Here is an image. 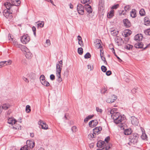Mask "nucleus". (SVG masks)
<instances>
[{"mask_svg":"<svg viewBox=\"0 0 150 150\" xmlns=\"http://www.w3.org/2000/svg\"><path fill=\"white\" fill-rule=\"evenodd\" d=\"M130 16L132 18H135L136 16V12L135 9H132L130 12Z\"/></svg>","mask_w":150,"mask_h":150,"instance_id":"nucleus-27","label":"nucleus"},{"mask_svg":"<svg viewBox=\"0 0 150 150\" xmlns=\"http://www.w3.org/2000/svg\"><path fill=\"white\" fill-rule=\"evenodd\" d=\"M119 7V5L118 4H117L116 5L113 6L111 7V9L112 10L113 9H116Z\"/></svg>","mask_w":150,"mask_h":150,"instance_id":"nucleus-54","label":"nucleus"},{"mask_svg":"<svg viewBox=\"0 0 150 150\" xmlns=\"http://www.w3.org/2000/svg\"><path fill=\"white\" fill-rule=\"evenodd\" d=\"M44 25V23L43 22H42L41 23H38V27H40V28H42L43 27Z\"/></svg>","mask_w":150,"mask_h":150,"instance_id":"nucleus-49","label":"nucleus"},{"mask_svg":"<svg viewBox=\"0 0 150 150\" xmlns=\"http://www.w3.org/2000/svg\"><path fill=\"white\" fill-rule=\"evenodd\" d=\"M38 124L41 126L42 128L44 129H48V125L46 123L43 121L40 120L38 122Z\"/></svg>","mask_w":150,"mask_h":150,"instance_id":"nucleus-10","label":"nucleus"},{"mask_svg":"<svg viewBox=\"0 0 150 150\" xmlns=\"http://www.w3.org/2000/svg\"><path fill=\"white\" fill-rule=\"evenodd\" d=\"M41 83L43 85L46 86H48L50 85L49 83L45 80L42 81Z\"/></svg>","mask_w":150,"mask_h":150,"instance_id":"nucleus-37","label":"nucleus"},{"mask_svg":"<svg viewBox=\"0 0 150 150\" xmlns=\"http://www.w3.org/2000/svg\"><path fill=\"white\" fill-rule=\"evenodd\" d=\"M102 130V127H97L93 129V132L95 134H98L100 133Z\"/></svg>","mask_w":150,"mask_h":150,"instance_id":"nucleus-12","label":"nucleus"},{"mask_svg":"<svg viewBox=\"0 0 150 150\" xmlns=\"http://www.w3.org/2000/svg\"><path fill=\"white\" fill-rule=\"evenodd\" d=\"M101 41L99 39H97L95 42V45L96 47L97 48H99L101 47Z\"/></svg>","mask_w":150,"mask_h":150,"instance_id":"nucleus-18","label":"nucleus"},{"mask_svg":"<svg viewBox=\"0 0 150 150\" xmlns=\"http://www.w3.org/2000/svg\"><path fill=\"white\" fill-rule=\"evenodd\" d=\"M12 5L16 6H19L21 4L20 0H11Z\"/></svg>","mask_w":150,"mask_h":150,"instance_id":"nucleus-16","label":"nucleus"},{"mask_svg":"<svg viewBox=\"0 0 150 150\" xmlns=\"http://www.w3.org/2000/svg\"><path fill=\"white\" fill-rule=\"evenodd\" d=\"M124 10L127 12L130 9V6L129 5H127L125 6L124 8Z\"/></svg>","mask_w":150,"mask_h":150,"instance_id":"nucleus-43","label":"nucleus"},{"mask_svg":"<svg viewBox=\"0 0 150 150\" xmlns=\"http://www.w3.org/2000/svg\"><path fill=\"white\" fill-rule=\"evenodd\" d=\"M144 25H150V22L149 18L147 17H146L144 18Z\"/></svg>","mask_w":150,"mask_h":150,"instance_id":"nucleus-24","label":"nucleus"},{"mask_svg":"<svg viewBox=\"0 0 150 150\" xmlns=\"http://www.w3.org/2000/svg\"><path fill=\"white\" fill-rule=\"evenodd\" d=\"M50 79L52 81H53L55 79V76L53 74H51L50 76Z\"/></svg>","mask_w":150,"mask_h":150,"instance_id":"nucleus-58","label":"nucleus"},{"mask_svg":"<svg viewBox=\"0 0 150 150\" xmlns=\"http://www.w3.org/2000/svg\"><path fill=\"white\" fill-rule=\"evenodd\" d=\"M114 11L113 10H111L107 14V16L108 18H110L114 16Z\"/></svg>","mask_w":150,"mask_h":150,"instance_id":"nucleus-26","label":"nucleus"},{"mask_svg":"<svg viewBox=\"0 0 150 150\" xmlns=\"http://www.w3.org/2000/svg\"><path fill=\"white\" fill-rule=\"evenodd\" d=\"M77 10L78 13L81 15L84 13V7L81 4H78L77 6Z\"/></svg>","mask_w":150,"mask_h":150,"instance_id":"nucleus-8","label":"nucleus"},{"mask_svg":"<svg viewBox=\"0 0 150 150\" xmlns=\"http://www.w3.org/2000/svg\"><path fill=\"white\" fill-rule=\"evenodd\" d=\"M13 44L14 46H15L16 47H18V48H21V50H23V46H23L20 44H18V43L17 42H13Z\"/></svg>","mask_w":150,"mask_h":150,"instance_id":"nucleus-31","label":"nucleus"},{"mask_svg":"<svg viewBox=\"0 0 150 150\" xmlns=\"http://www.w3.org/2000/svg\"><path fill=\"white\" fill-rule=\"evenodd\" d=\"M94 116L93 115H90L86 117V118L84 119V121L85 122H87L89 120L92 118Z\"/></svg>","mask_w":150,"mask_h":150,"instance_id":"nucleus-34","label":"nucleus"},{"mask_svg":"<svg viewBox=\"0 0 150 150\" xmlns=\"http://www.w3.org/2000/svg\"><path fill=\"white\" fill-rule=\"evenodd\" d=\"M10 105L9 104L5 103L3 104L1 107L2 110H6L10 107Z\"/></svg>","mask_w":150,"mask_h":150,"instance_id":"nucleus-23","label":"nucleus"},{"mask_svg":"<svg viewBox=\"0 0 150 150\" xmlns=\"http://www.w3.org/2000/svg\"><path fill=\"white\" fill-rule=\"evenodd\" d=\"M115 40L116 42L118 43L119 42H121V41L122 40V39L121 38L117 37L115 39Z\"/></svg>","mask_w":150,"mask_h":150,"instance_id":"nucleus-44","label":"nucleus"},{"mask_svg":"<svg viewBox=\"0 0 150 150\" xmlns=\"http://www.w3.org/2000/svg\"><path fill=\"white\" fill-rule=\"evenodd\" d=\"M112 119L114 120V122L116 124H120L119 125V127H122L124 125V120L125 119V116L124 115H120L119 113H114L112 115Z\"/></svg>","mask_w":150,"mask_h":150,"instance_id":"nucleus-1","label":"nucleus"},{"mask_svg":"<svg viewBox=\"0 0 150 150\" xmlns=\"http://www.w3.org/2000/svg\"><path fill=\"white\" fill-rule=\"evenodd\" d=\"M62 66H61L59 64H57L56 68V76L58 78L57 80L59 82L62 81V79L61 77V73L62 69Z\"/></svg>","mask_w":150,"mask_h":150,"instance_id":"nucleus-4","label":"nucleus"},{"mask_svg":"<svg viewBox=\"0 0 150 150\" xmlns=\"http://www.w3.org/2000/svg\"><path fill=\"white\" fill-rule=\"evenodd\" d=\"M81 1L82 4H85L86 3V4H88L92 2L91 0H81Z\"/></svg>","mask_w":150,"mask_h":150,"instance_id":"nucleus-32","label":"nucleus"},{"mask_svg":"<svg viewBox=\"0 0 150 150\" xmlns=\"http://www.w3.org/2000/svg\"><path fill=\"white\" fill-rule=\"evenodd\" d=\"M112 101V96L109 98L107 99L106 102L108 103H112L113 102Z\"/></svg>","mask_w":150,"mask_h":150,"instance_id":"nucleus-45","label":"nucleus"},{"mask_svg":"<svg viewBox=\"0 0 150 150\" xmlns=\"http://www.w3.org/2000/svg\"><path fill=\"white\" fill-rule=\"evenodd\" d=\"M112 102H114L116 99H117V97L116 96H115L114 95H113L112 96Z\"/></svg>","mask_w":150,"mask_h":150,"instance_id":"nucleus-56","label":"nucleus"},{"mask_svg":"<svg viewBox=\"0 0 150 150\" xmlns=\"http://www.w3.org/2000/svg\"><path fill=\"white\" fill-rule=\"evenodd\" d=\"M4 6L6 8L7 10H10L14 6L12 5V4H11V3L8 2L4 3Z\"/></svg>","mask_w":150,"mask_h":150,"instance_id":"nucleus-15","label":"nucleus"},{"mask_svg":"<svg viewBox=\"0 0 150 150\" xmlns=\"http://www.w3.org/2000/svg\"><path fill=\"white\" fill-rule=\"evenodd\" d=\"M131 133V131L128 129H126L124 131V134L125 135H128Z\"/></svg>","mask_w":150,"mask_h":150,"instance_id":"nucleus-38","label":"nucleus"},{"mask_svg":"<svg viewBox=\"0 0 150 150\" xmlns=\"http://www.w3.org/2000/svg\"><path fill=\"white\" fill-rule=\"evenodd\" d=\"M145 12L144 10L143 9H142L139 11V14L141 16H143L145 15Z\"/></svg>","mask_w":150,"mask_h":150,"instance_id":"nucleus-40","label":"nucleus"},{"mask_svg":"<svg viewBox=\"0 0 150 150\" xmlns=\"http://www.w3.org/2000/svg\"><path fill=\"white\" fill-rule=\"evenodd\" d=\"M147 136L145 133H143L141 136L143 140H145L147 138Z\"/></svg>","mask_w":150,"mask_h":150,"instance_id":"nucleus-50","label":"nucleus"},{"mask_svg":"<svg viewBox=\"0 0 150 150\" xmlns=\"http://www.w3.org/2000/svg\"><path fill=\"white\" fill-rule=\"evenodd\" d=\"M100 56L102 60L104 62V63L106 62L107 63V62L106 60L105 57L103 56V53L102 52V51L100 50Z\"/></svg>","mask_w":150,"mask_h":150,"instance_id":"nucleus-30","label":"nucleus"},{"mask_svg":"<svg viewBox=\"0 0 150 150\" xmlns=\"http://www.w3.org/2000/svg\"><path fill=\"white\" fill-rule=\"evenodd\" d=\"M143 44L141 42H137L134 45V47L136 48H143Z\"/></svg>","mask_w":150,"mask_h":150,"instance_id":"nucleus-20","label":"nucleus"},{"mask_svg":"<svg viewBox=\"0 0 150 150\" xmlns=\"http://www.w3.org/2000/svg\"><path fill=\"white\" fill-rule=\"evenodd\" d=\"M123 22L124 25L127 28L129 27L131 25V23L128 19H124Z\"/></svg>","mask_w":150,"mask_h":150,"instance_id":"nucleus-14","label":"nucleus"},{"mask_svg":"<svg viewBox=\"0 0 150 150\" xmlns=\"http://www.w3.org/2000/svg\"><path fill=\"white\" fill-rule=\"evenodd\" d=\"M96 110L98 112L101 113L102 111V110L101 109L99 108L98 107L96 108Z\"/></svg>","mask_w":150,"mask_h":150,"instance_id":"nucleus-59","label":"nucleus"},{"mask_svg":"<svg viewBox=\"0 0 150 150\" xmlns=\"http://www.w3.org/2000/svg\"><path fill=\"white\" fill-rule=\"evenodd\" d=\"M142 36L141 34H140L139 35V34H137L135 36L134 38V39L136 40L140 41L142 39Z\"/></svg>","mask_w":150,"mask_h":150,"instance_id":"nucleus-28","label":"nucleus"},{"mask_svg":"<svg viewBox=\"0 0 150 150\" xmlns=\"http://www.w3.org/2000/svg\"><path fill=\"white\" fill-rule=\"evenodd\" d=\"M127 13V12L124 10L122 11L121 13H119V15H125L126 14V13Z\"/></svg>","mask_w":150,"mask_h":150,"instance_id":"nucleus-57","label":"nucleus"},{"mask_svg":"<svg viewBox=\"0 0 150 150\" xmlns=\"http://www.w3.org/2000/svg\"><path fill=\"white\" fill-rule=\"evenodd\" d=\"M8 123L11 124L13 125V124H15V123L16 122V120L12 117L9 118L8 119Z\"/></svg>","mask_w":150,"mask_h":150,"instance_id":"nucleus-19","label":"nucleus"},{"mask_svg":"<svg viewBox=\"0 0 150 150\" xmlns=\"http://www.w3.org/2000/svg\"><path fill=\"white\" fill-rule=\"evenodd\" d=\"M111 34L113 36H116L118 33V31L117 30L115 29L114 28H111L110 29Z\"/></svg>","mask_w":150,"mask_h":150,"instance_id":"nucleus-13","label":"nucleus"},{"mask_svg":"<svg viewBox=\"0 0 150 150\" xmlns=\"http://www.w3.org/2000/svg\"><path fill=\"white\" fill-rule=\"evenodd\" d=\"M35 145V143L34 141L27 140L26 142V145L21 148L20 150H29L30 149L33 148Z\"/></svg>","mask_w":150,"mask_h":150,"instance_id":"nucleus-2","label":"nucleus"},{"mask_svg":"<svg viewBox=\"0 0 150 150\" xmlns=\"http://www.w3.org/2000/svg\"><path fill=\"white\" fill-rule=\"evenodd\" d=\"M4 62L6 65H9L11 64L12 61L11 60H9L8 61H4Z\"/></svg>","mask_w":150,"mask_h":150,"instance_id":"nucleus-47","label":"nucleus"},{"mask_svg":"<svg viewBox=\"0 0 150 150\" xmlns=\"http://www.w3.org/2000/svg\"><path fill=\"white\" fill-rule=\"evenodd\" d=\"M30 40V37L27 34L23 35L21 38V41L23 44L28 43Z\"/></svg>","mask_w":150,"mask_h":150,"instance_id":"nucleus-5","label":"nucleus"},{"mask_svg":"<svg viewBox=\"0 0 150 150\" xmlns=\"http://www.w3.org/2000/svg\"><path fill=\"white\" fill-rule=\"evenodd\" d=\"M138 135L137 133L131 134L129 137L130 142L128 143V144L131 145V143L135 144L137 143L138 142Z\"/></svg>","mask_w":150,"mask_h":150,"instance_id":"nucleus-3","label":"nucleus"},{"mask_svg":"<svg viewBox=\"0 0 150 150\" xmlns=\"http://www.w3.org/2000/svg\"><path fill=\"white\" fill-rule=\"evenodd\" d=\"M85 8L86 9V10L87 11V13H88L87 14V16L90 18V17L89 14L90 13H92V9L91 8V7L88 4H85L84 6Z\"/></svg>","mask_w":150,"mask_h":150,"instance_id":"nucleus-9","label":"nucleus"},{"mask_svg":"<svg viewBox=\"0 0 150 150\" xmlns=\"http://www.w3.org/2000/svg\"><path fill=\"white\" fill-rule=\"evenodd\" d=\"M111 74V71L110 70L107 71L106 73V75L108 76L110 75Z\"/></svg>","mask_w":150,"mask_h":150,"instance_id":"nucleus-61","label":"nucleus"},{"mask_svg":"<svg viewBox=\"0 0 150 150\" xmlns=\"http://www.w3.org/2000/svg\"><path fill=\"white\" fill-rule=\"evenodd\" d=\"M104 4V1L103 0H100L99 1V5L103 6Z\"/></svg>","mask_w":150,"mask_h":150,"instance_id":"nucleus-55","label":"nucleus"},{"mask_svg":"<svg viewBox=\"0 0 150 150\" xmlns=\"http://www.w3.org/2000/svg\"><path fill=\"white\" fill-rule=\"evenodd\" d=\"M115 109L113 108L112 109H108V113L109 114L110 113V114H111V117L112 118H113L112 115L114 113H119L117 112H115Z\"/></svg>","mask_w":150,"mask_h":150,"instance_id":"nucleus-22","label":"nucleus"},{"mask_svg":"<svg viewBox=\"0 0 150 150\" xmlns=\"http://www.w3.org/2000/svg\"><path fill=\"white\" fill-rule=\"evenodd\" d=\"M110 139V137L109 136H108L105 139V141L106 142V143H108V141Z\"/></svg>","mask_w":150,"mask_h":150,"instance_id":"nucleus-62","label":"nucleus"},{"mask_svg":"<svg viewBox=\"0 0 150 150\" xmlns=\"http://www.w3.org/2000/svg\"><path fill=\"white\" fill-rule=\"evenodd\" d=\"M131 31L129 30H126L125 32V35L126 37H128L131 34Z\"/></svg>","mask_w":150,"mask_h":150,"instance_id":"nucleus-36","label":"nucleus"},{"mask_svg":"<svg viewBox=\"0 0 150 150\" xmlns=\"http://www.w3.org/2000/svg\"><path fill=\"white\" fill-rule=\"evenodd\" d=\"M132 120L131 121L133 125H136L138 124V121L137 119L134 116L132 117Z\"/></svg>","mask_w":150,"mask_h":150,"instance_id":"nucleus-21","label":"nucleus"},{"mask_svg":"<svg viewBox=\"0 0 150 150\" xmlns=\"http://www.w3.org/2000/svg\"><path fill=\"white\" fill-rule=\"evenodd\" d=\"M105 142L102 141H99L98 142L97 144V147L99 148H102L104 146Z\"/></svg>","mask_w":150,"mask_h":150,"instance_id":"nucleus-17","label":"nucleus"},{"mask_svg":"<svg viewBox=\"0 0 150 150\" xmlns=\"http://www.w3.org/2000/svg\"><path fill=\"white\" fill-rule=\"evenodd\" d=\"M91 55L89 52H87L84 56V57L85 59H88L91 57Z\"/></svg>","mask_w":150,"mask_h":150,"instance_id":"nucleus-46","label":"nucleus"},{"mask_svg":"<svg viewBox=\"0 0 150 150\" xmlns=\"http://www.w3.org/2000/svg\"><path fill=\"white\" fill-rule=\"evenodd\" d=\"M96 136V134H95L94 133H90L88 135V137L90 140H92L93 139L95 138Z\"/></svg>","mask_w":150,"mask_h":150,"instance_id":"nucleus-33","label":"nucleus"},{"mask_svg":"<svg viewBox=\"0 0 150 150\" xmlns=\"http://www.w3.org/2000/svg\"><path fill=\"white\" fill-rule=\"evenodd\" d=\"M101 69L102 71L104 72H105L107 70L106 67L104 66L103 65L101 66Z\"/></svg>","mask_w":150,"mask_h":150,"instance_id":"nucleus-53","label":"nucleus"},{"mask_svg":"<svg viewBox=\"0 0 150 150\" xmlns=\"http://www.w3.org/2000/svg\"><path fill=\"white\" fill-rule=\"evenodd\" d=\"M98 122L96 120H92L89 122V125L90 127H93L96 126Z\"/></svg>","mask_w":150,"mask_h":150,"instance_id":"nucleus-11","label":"nucleus"},{"mask_svg":"<svg viewBox=\"0 0 150 150\" xmlns=\"http://www.w3.org/2000/svg\"><path fill=\"white\" fill-rule=\"evenodd\" d=\"M45 76L43 75H41L40 77V80L41 81V82H42V81H44L45 80Z\"/></svg>","mask_w":150,"mask_h":150,"instance_id":"nucleus-52","label":"nucleus"},{"mask_svg":"<svg viewBox=\"0 0 150 150\" xmlns=\"http://www.w3.org/2000/svg\"><path fill=\"white\" fill-rule=\"evenodd\" d=\"M71 129L72 132H75L77 131V128L75 126H73L71 127Z\"/></svg>","mask_w":150,"mask_h":150,"instance_id":"nucleus-51","label":"nucleus"},{"mask_svg":"<svg viewBox=\"0 0 150 150\" xmlns=\"http://www.w3.org/2000/svg\"><path fill=\"white\" fill-rule=\"evenodd\" d=\"M25 110L26 112L27 113H29L30 112L31 109H30V105H26V109Z\"/></svg>","mask_w":150,"mask_h":150,"instance_id":"nucleus-39","label":"nucleus"},{"mask_svg":"<svg viewBox=\"0 0 150 150\" xmlns=\"http://www.w3.org/2000/svg\"><path fill=\"white\" fill-rule=\"evenodd\" d=\"M23 50L22 51H25L26 52L25 56L27 58L31 59L32 57V54L29 51L28 49L25 46H23Z\"/></svg>","mask_w":150,"mask_h":150,"instance_id":"nucleus-6","label":"nucleus"},{"mask_svg":"<svg viewBox=\"0 0 150 150\" xmlns=\"http://www.w3.org/2000/svg\"><path fill=\"white\" fill-rule=\"evenodd\" d=\"M144 33L146 35H150V28L144 31Z\"/></svg>","mask_w":150,"mask_h":150,"instance_id":"nucleus-48","label":"nucleus"},{"mask_svg":"<svg viewBox=\"0 0 150 150\" xmlns=\"http://www.w3.org/2000/svg\"><path fill=\"white\" fill-rule=\"evenodd\" d=\"M20 127V125L16 123H15V124H13V128L15 129H18Z\"/></svg>","mask_w":150,"mask_h":150,"instance_id":"nucleus-35","label":"nucleus"},{"mask_svg":"<svg viewBox=\"0 0 150 150\" xmlns=\"http://www.w3.org/2000/svg\"><path fill=\"white\" fill-rule=\"evenodd\" d=\"M4 64V61L1 62H0V68L4 66L5 65Z\"/></svg>","mask_w":150,"mask_h":150,"instance_id":"nucleus-60","label":"nucleus"},{"mask_svg":"<svg viewBox=\"0 0 150 150\" xmlns=\"http://www.w3.org/2000/svg\"><path fill=\"white\" fill-rule=\"evenodd\" d=\"M23 79L24 81H25L27 83H28L29 82L28 80L25 77H23Z\"/></svg>","mask_w":150,"mask_h":150,"instance_id":"nucleus-63","label":"nucleus"},{"mask_svg":"<svg viewBox=\"0 0 150 150\" xmlns=\"http://www.w3.org/2000/svg\"><path fill=\"white\" fill-rule=\"evenodd\" d=\"M77 38L78 40L79 44L81 46H83V44L82 40L81 37L80 35H78L77 37Z\"/></svg>","mask_w":150,"mask_h":150,"instance_id":"nucleus-25","label":"nucleus"},{"mask_svg":"<svg viewBox=\"0 0 150 150\" xmlns=\"http://www.w3.org/2000/svg\"><path fill=\"white\" fill-rule=\"evenodd\" d=\"M78 52L79 54L81 55L83 53V49L82 48V47L79 48L78 49Z\"/></svg>","mask_w":150,"mask_h":150,"instance_id":"nucleus-41","label":"nucleus"},{"mask_svg":"<svg viewBox=\"0 0 150 150\" xmlns=\"http://www.w3.org/2000/svg\"><path fill=\"white\" fill-rule=\"evenodd\" d=\"M110 148V146L108 144V143H105L104 146H103V148L101 149L103 150H108Z\"/></svg>","mask_w":150,"mask_h":150,"instance_id":"nucleus-29","label":"nucleus"},{"mask_svg":"<svg viewBox=\"0 0 150 150\" xmlns=\"http://www.w3.org/2000/svg\"><path fill=\"white\" fill-rule=\"evenodd\" d=\"M4 16L7 18L12 19L13 16L12 15V12L10 11H8V10H4L3 13Z\"/></svg>","mask_w":150,"mask_h":150,"instance_id":"nucleus-7","label":"nucleus"},{"mask_svg":"<svg viewBox=\"0 0 150 150\" xmlns=\"http://www.w3.org/2000/svg\"><path fill=\"white\" fill-rule=\"evenodd\" d=\"M46 43L49 46L50 45V41L49 40H47L46 42Z\"/></svg>","mask_w":150,"mask_h":150,"instance_id":"nucleus-64","label":"nucleus"},{"mask_svg":"<svg viewBox=\"0 0 150 150\" xmlns=\"http://www.w3.org/2000/svg\"><path fill=\"white\" fill-rule=\"evenodd\" d=\"M133 47V46L129 44L125 46V48L129 50H130L131 49H132Z\"/></svg>","mask_w":150,"mask_h":150,"instance_id":"nucleus-42","label":"nucleus"}]
</instances>
